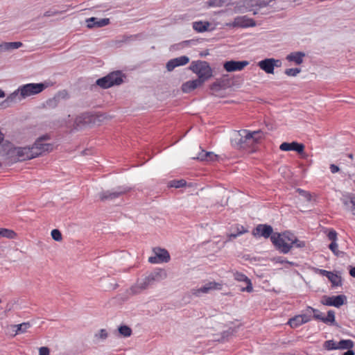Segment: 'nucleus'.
I'll list each match as a JSON object with an SVG mask.
<instances>
[{
  "label": "nucleus",
  "mask_w": 355,
  "mask_h": 355,
  "mask_svg": "<svg viewBox=\"0 0 355 355\" xmlns=\"http://www.w3.org/2000/svg\"><path fill=\"white\" fill-rule=\"evenodd\" d=\"M347 298L344 295H339L336 296H324L322 299V303L326 306H333L335 307H340L345 303Z\"/></svg>",
  "instance_id": "13"
},
{
  "label": "nucleus",
  "mask_w": 355,
  "mask_h": 355,
  "mask_svg": "<svg viewBox=\"0 0 355 355\" xmlns=\"http://www.w3.org/2000/svg\"><path fill=\"white\" fill-rule=\"evenodd\" d=\"M305 53L301 51H295L287 55L286 60L296 64H301L303 62Z\"/></svg>",
  "instance_id": "22"
},
{
  "label": "nucleus",
  "mask_w": 355,
  "mask_h": 355,
  "mask_svg": "<svg viewBox=\"0 0 355 355\" xmlns=\"http://www.w3.org/2000/svg\"><path fill=\"white\" fill-rule=\"evenodd\" d=\"M279 149L282 151L293 150L298 153H302L304 150V146L296 141L291 143L284 142L280 145Z\"/></svg>",
  "instance_id": "19"
},
{
  "label": "nucleus",
  "mask_w": 355,
  "mask_h": 355,
  "mask_svg": "<svg viewBox=\"0 0 355 355\" xmlns=\"http://www.w3.org/2000/svg\"><path fill=\"white\" fill-rule=\"evenodd\" d=\"M239 135L241 137V142H245V141L250 139H252L254 141L257 142L263 137V133L261 130L250 132L247 130H242L239 131Z\"/></svg>",
  "instance_id": "16"
},
{
  "label": "nucleus",
  "mask_w": 355,
  "mask_h": 355,
  "mask_svg": "<svg viewBox=\"0 0 355 355\" xmlns=\"http://www.w3.org/2000/svg\"><path fill=\"white\" fill-rule=\"evenodd\" d=\"M119 331L124 337H129V336H130V335L132 334L131 329L126 325L121 326L119 328Z\"/></svg>",
  "instance_id": "37"
},
{
  "label": "nucleus",
  "mask_w": 355,
  "mask_h": 355,
  "mask_svg": "<svg viewBox=\"0 0 355 355\" xmlns=\"http://www.w3.org/2000/svg\"><path fill=\"white\" fill-rule=\"evenodd\" d=\"M67 92L66 91L60 92L53 98L48 99L46 101V106L49 108L53 109L56 107L62 98H67Z\"/></svg>",
  "instance_id": "20"
},
{
  "label": "nucleus",
  "mask_w": 355,
  "mask_h": 355,
  "mask_svg": "<svg viewBox=\"0 0 355 355\" xmlns=\"http://www.w3.org/2000/svg\"><path fill=\"white\" fill-rule=\"evenodd\" d=\"M337 349H351L354 347V343L352 340H341L337 342Z\"/></svg>",
  "instance_id": "28"
},
{
  "label": "nucleus",
  "mask_w": 355,
  "mask_h": 355,
  "mask_svg": "<svg viewBox=\"0 0 355 355\" xmlns=\"http://www.w3.org/2000/svg\"><path fill=\"white\" fill-rule=\"evenodd\" d=\"M130 291L131 294L136 295L140 293L141 291H143V290L140 288L138 282H137L135 285L130 287Z\"/></svg>",
  "instance_id": "40"
},
{
  "label": "nucleus",
  "mask_w": 355,
  "mask_h": 355,
  "mask_svg": "<svg viewBox=\"0 0 355 355\" xmlns=\"http://www.w3.org/2000/svg\"><path fill=\"white\" fill-rule=\"evenodd\" d=\"M349 274L352 277H355V266L351 268Z\"/></svg>",
  "instance_id": "52"
},
{
  "label": "nucleus",
  "mask_w": 355,
  "mask_h": 355,
  "mask_svg": "<svg viewBox=\"0 0 355 355\" xmlns=\"http://www.w3.org/2000/svg\"><path fill=\"white\" fill-rule=\"evenodd\" d=\"M343 355H354V352L352 350L349 349L347 352H345Z\"/></svg>",
  "instance_id": "54"
},
{
  "label": "nucleus",
  "mask_w": 355,
  "mask_h": 355,
  "mask_svg": "<svg viewBox=\"0 0 355 355\" xmlns=\"http://www.w3.org/2000/svg\"><path fill=\"white\" fill-rule=\"evenodd\" d=\"M1 302H2V301H1V299H0V303H1Z\"/></svg>",
  "instance_id": "59"
},
{
  "label": "nucleus",
  "mask_w": 355,
  "mask_h": 355,
  "mask_svg": "<svg viewBox=\"0 0 355 355\" xmlns=\"http://www.w3.org/2000/svg\"><path fill=\"white\" fill-rule=\"evenodd\" d=\"M327 237L331 242H336L337 240L336 232L334 230H330L327 234Z\"/></svg>",
  "instance_id": "41"
},
{
  "label": "nucleus",
  "mask_w": 355,
  "mask_h": 355,
  "mask_svg": "<svg viewBox=\"0 0 355 355\" xmlns=\"http://www.w3.org/2000/svg\"><path fill=\"white\" fill-rule=\"evenodd\" d=\"M281 61L275 58H266L258 62V66L261 69L267 73H274L275 67H280Z\"/></svg>",
  "instance_id": "11"
},
{
  "label": "nucleus",
  "mask_w": 355,
  "mask_h": 355,
  "mask_svg": "<svg viewBox=\"0 0 355 355\" xmlns=\"http://www.w3.org/2000/svg\"><path fill=\"white\" fill-rule=\"evenodd\" d=\"M273 234L272 227L266 224L258 225L252 232L254 236H262L265 239L270 238Z\"/></svg>",
  "instance_id": "15"
},
{
  "label": "nucleus",
  "mask_w": 355,
  "mask_h": 355,
  "mask_svg": "<svg viewBox=\"0 0 355 355\" xmlns=\"http://www.w3.org/2000/svg\"><path fill=\"white\" fill-rule=\"evenodd\" d=\"M166 277V272L164 270H157L151 272L149 275L144 279L138 281L140 288L144 291L148 288L149 286L154 284L155 282H159Z\"/></svg>",
  "instance_id": "6"
},
{
  "label": "nucleus",
  "mask_w": 355,
  "mask_h": 355,
  "mask_svg": "<svg viewBox=\"0 0 355 355\" xmlns=\"http://www.w3.org/2000/svg\"><path fill=\"white\" fill-rule=\"evenodd\" d=\"M297 191H298L300 194H302V195H303V196H306V192L305 191H304V190L301 189H297Z\"/></svg>",
  "instance_id": "55"
},
{
  "label": "nucleus",
  "mask_w": 355,
  "mask_h": 355,
  "mask_svg": "<svg viewBox=\"0 0 355 355\" xmlns=\"http://www.w3.org/2000/svg\"><path fill=\"white\" fill-rule=\"evenodd\" d=\"M347 157H348L349 159H353V157H354L353 154H352V153L348 154V155H347Z\"/></svg>",
  "instance_id": "58"
},
{
  "label": "nucleus",
  "mask_w": 355,
  "mask_h": 355,
  "mask_svg": "<svg viewBox=\"0 0 355 355\" xmlns=\"http://www.w3.org/2000/svg\"><path fill=\"white\" fill-rule=\"evenodd\" d=\"M329 168L332 173H336L340 171L339 167L334 164H330Z\"/></svg>",
  "instance_id": "50"
},
{
  "label": "nucleus",
  "mask_w": 355,
  "mask_h": 355,
  "mask_svg": "<svg viewBox=\"0 0 355 355\" xmlns=\"http://www.w3.org/2000/svg\"><path fill=\"white\" fill-rule=\"evenodd\" d=\"M46 83H28L20 86L17 89L10 94L6 99V103L21 101L22 99L36 95L49 87Z\"/></svg>",
  "instance_id": "2"
},
{
  "label": "nucleus",
  "mask_w": 355,
  "mask_h": 355,
  "mask_svg": "<svg viewBox=\"0 0 355 355\" xmlns=\"http://www.w3.org/2000/svg\"><path fill=\"white\" fill-rule=\"evenodd\" d=\"M122 83L123 74L119 71L112 72L96 80V85L103 89H107L114 85H119Z\"/></svg>",
  "instance_id": "5"
},
{
  "label": "nucleus",
  "mask_w": 355,
  "mask_h": 355,
  "mask_svg": "<svg viewBox=\"0 0 355 355\" xmlns=\"http://www.w3.org/2000/svg\"><path fill=\"white\" fill-rule=\"evenodd\" d=\"M49 139V137L43 136L37 139L35 144L31 146L34 157H36L44 153L50 152L53 150L51 144L45 143L44 141Z\"/></svg>",
  "instance_id": "7"
},
{
  "label": "nucleus",
  "mask_w": 355,
  "mask_h": 355,
  "mask_svg": "<svg viewBox=\"0 0 355 355\" xmlns=\"http://www.w3.org/2000/svg\"><path fill=\"white\" fill-rule=\"evenodd\" d=\"M218 0H209L208 5L210 7H221V3H218Z\"/></svg>",
  "instance_id": "45"
},
{
  "label": "nucleus",
  "mask_w": 355,
  "mask_h": 355,
  "mask_svg": "<svg viewBox=\"0 0 355 355\" xmlns=\"http://www.w3.org/2000/svg\"><path fill=\"white\" fill-rule=\"evenodd\" d=\"M187 184V182L183 180H173L168 182V186L170 187H174V188H182L184 187Z\"/></svg>",
  "instance_id": "33"
},
{
  "label": "nucleus",
  "mask_w": 355,
  "mask_h": 355,
  "mask_svg": "<svg viewBox=\"0 0 355 355\" xmlns=\"http://www.w3.org/2000/svg\"><path fill=\"white\" fill-rule=\"evenodd\" d=\"M349 196H353L352 195H348L347 196H345L343 198H342V202L343 203V205L346 207H348L351 203H350V199H349Z\"/></svg>",
  "instance_id": "46"
},
{
  "label": "nucleus",
  "mask_w": 355,
  "mask_h": 355,
  "mask_svg": "<svg viewBox=\"0 0 355 355\" xmlns=\"http://www.w3.org/2000/svg\"><path fill=\"white\" fill-rule=\"evenodd\" d=\"M50 350L47 347H41L39 348V355H49Z\"/></svg>",
  "instance_id": "44"
},
{
  "label": "nucleus",
  "mask_w": 355,
  "mask_h": 355,
  "mask_svg": "<svg viewBox=\"0 0 355 355\" xmlns=\"http://www.w3.org/2000/svg\"><path fill=\"white\" fill-rule=\"evenodd\" d=\"M301 69L299 68H291L285 70V74L288 76H296L298 73H300Z\"/></svg>",
  "instance_id": "39"
},
{
  "label": "nucleus",
  "mask_w": 355,
  "mask_h": 355,
  "mask_svg": "<svg viewBox=\"0 0 355 355\" xmlns=\"http://www.w3.org/2000/svg\"><path fill=\"white\" fill-rule=\"evenodd\" d=\"M236 232L231 233L229 235L230 239H235L238 236H240L247 232V230H245V228L242 225H237L236 227Z\"/></svg>",
  "instance_id": "36"
},
{
  "label": "nucleus",
  "mask_w": 355,
  "mask_h": 355,
  "mask_svg": "<svg viewBox=\"0 0 355 355\" xmlns=\"http://www.w3.org/2000/svg\"><path fill=\"white\" fill-rule=\"evenodd\" d=\"M209 25L207 21H195L193 23V28L198 33H202L208 29Z\"/></svg>",
  "instance_id": "27"
},
{
  "label": "nucleus",
  "mask_w": 355,
  "mask_h": 355,
  "mask_svg": "<svg viewBox=\"0 0 355 355\" xmlns=\"http://www.w3.org/2000/svg\"><path fill=\"white\" fill-rule=\"evenodd\" d=\"M230 0H218V3H221V6H223L224 5L228 3Z\"/></svg>",
  "instance_id": "53"
},
{
  "label": "nucleus",
  "mask_w": 355,
  "mask_h": 355,
  "mask_svg": "<svg viewBox=\"0 0 355 355\" xmlns=\"http://www.w3.org/2000/svg\"><path fill=\"white\" fill-rule=\"evenodd\" d=\"M4 139V135L0 131V144L3 141Z\"/></svg>",
  "instance_id": "56"
},
{
  "label": "nucleus",
  "mask_w": 355,
  "mask_h": 355,
  "mask_svg": "<svg viewBox=\"0 0 355 355\" xmlns=\"http://www.w3.org/2000/svg\"><path fill=\"white\" fill-rule=\"evenodd\" d=\"M202 85V83L201 80L196 79L187 81L184 83L182 85V89L184 92L189 93Z\"/></svg>",
  "instance_id": "23"
},
{
  "label": "nucleus",
  "mask_w": 355,
  "mask_h": 355,
  "mask_svg": "<svg viewBox=\"0 0 355 355\" xmlns=\"http://www.w3.org/2000/svg\"><path fill=\"white\" fill-rule=\"evenodd\" d=\"M318 272L324 277H327L328 275H329L330 271L323 270V269H317Z\"/></svg>",
  "instance_id": "51"
},
{
  "label": "nucleus",
  "mask_w": 355,
  "mask_h": 355,
  "mask_svg": "<svg viewBox=\"0 0 355 355\" xmlns=\"http://www.w3.org/2000/svg\"><path fill=\"white\" fill-rule=\"evenodd\" d=\"M129 189L126 187H118L112 191H103L99 196L101 200H112L126 193Z\"/></svg>",
  "instance_id": "12"
},
{
  "label": "nucleus",
  "mask_w": 355,
  "mask_h": 355,
  "mask_svg": "<svg viewBox=\"0 0 355 355\" xmlns=\"http://www.w3.org/2000/svg\"><path fill=\"white\" fill-rule=\"evenodd\" d=\"M196 158L200 161L214 162L218 159V155L213 152H206L201 150Z\"/></svg>",
  "instance_id": "25"
},
{
  "label": "nucleus",
  "mask_w": 355,
  "mask_h": 355,
  "mask_svg": "<svg viewBox=\"0 0 355 355\" xmlns=\"http://www.w3.org/2000/svg\"><path fill=\"white\" fill-rule=\"evenodd\" d=\"M313 317L317 320H319L322 322L324 316H322V313L319 311L318 312H314L313 313Z\"/></svg>",
  "instance_id": "47"
},
{
  "label": "nucleus",
  "mask_w": 355,
  "mask_h": 355,
  "mask_svg": "<svg viewBox=\"0 0 355 355\" xmlns=\"http://www.w3.org/2000/svg\"><path fill=\"white\" fill-rule=\"evenodd\" d=\"M226 26L230 28H246L249 27H254L256 26L255 21L246 15L238 16L235 17L233 21L227 23Z\"/></svg>",
  "instance_id": "8"
},
{
  "label": "nucleus",
  "mask_w": 355,
  "mask_h": 355,
  "mask_svg": "<svg viewBox=\"0 0 355 355\" xmlns=\"http://www.w3.org/2000/svg\"><path fill=\"white\" fill-rule=\"evenodd\" d=\"M189 69L198 75V79L201 80L202 83L212 76V69L206 61H193Z\"/></svg>",
  "instance_id": "3"
},
{
  "label": "nucleus",
  "mask_w": 355,
  "mask_h": 355,
  "mask_svg": "<svg viewBox=\"0 0 355 355\" xmlns=\"http://www.w3.org/2000/svg\"><path fill=\"white\" fill-rule=\"evenodd\" d=\"M288 324L292 327V328H296L300 327V325L303 324V321L301 320L300 318L298 315L291 318L289 319Z\"/></svg>",
  "instance_id": "32"
},
{
  "label": "nucleus",
  "mask_w": 355,
  "mask_h": 355,
  "mask_svg": "<svg viewBox=\"0 0 355 355\" xmlns=\"http://www.w3.org/2000/svg\"><path fill=\"white\" fill-rule=\"evenodd\" d=\"M13 327L16 329L15 334H18L26 332L31 327V324L29 322H23L19 324L13 325Z\"/></svg>",
  "instance_id": "30"
},
{
  "label": "nucleus",
  "mask_w": 355,
  "mask_h": 355,
  "mask_svg": "<svg viewBox=\"0 0 355 355\" xmlns=\"http://www.w3.org/2000/svg\"><path fill=\"white\" fill-rule=\"evenodd\" d=\"M51 236L55 241H61L62 240V236L60 231L58 229H54L51 231Z\"/></svg>",
  "instance_id": "38"
},
{
  "label": "nucleus",
  "mask_w": 355,
  "mask_h": 355,
  "mask_svg": "<svg viewBox=\"0 0 355 355\" xmlns=\"http://www.w3.org/2000/svg\"><path fill=\"white\" fill-rule=\"evenodd\" d=\"M350 203L352 206V211L354 215H355V196H349Z\"/></svg>",
  "instance_id": "49"
},
{
  "label": "nucleus",
  "mask_w": 355,
  "mask_h": 355,
  "mask_svg": "<svg viewBox=\"0 0 355 355\" xmlns=\"http://www.w3.org/2000/svg\"><path fill=\"white\" fill-rule=\"evenodd\" d=\"M323 347L328 351L336 350L338 347L337 342L334 340H327L324 343Z\"/></svg>",
  "instance_id": "34"
},
{
  "label": "nucleus",
  "mask_w": 355,
  "mask_h": 355,
  "mask_svg": "<svg viewBox=\"0 0 355 355\" xmlns=\"http://www.w3.org/2000/svg\"><path fill=\"white\" fill-rule=\"evenodd\" d=\"M248 64L249 62L247 60H230L225 62L223 64V67L227 72H232L241 71Z\"/></svg>",
  "instance_id": "14"
},
{
  "label": "nucleus",
  "mask_w": 355,
  "mask_h": 355,
  "mask_svg": "<svg viewBox=\"0 0 355 355\" xmlns=\"http://www.w3.org/2000/svg\"><path fill=\"white\" fill-rule=\"evenodd\" d=\"M87 26L89 28L94 27H103L109 24L110 19L108 18L99 19L97 17H91L86 20Z\"/></svg>",
  "instance_id": "21"
},
{
  "label": "nucleus",
  "mask_w": 355,
  "mask_h": 355,
  "mask_svg": "<svg viewBox=\"0 0 355 355\" xmlns=\"http://www.w3.org/2000/svg\"><path fill=\"white\" fill-rule=\"evenodd\" d=\"M11 162H22L35 158L31 147H13L7 153Z\"/></svg>",
  "instance_id": "4"
},
{
  "label": "nucleus",
  "mask_w": 355,
  "mask_h": 355,
  "mask_svg": "<svg viewBox=\"0 0 355 355\" xmlns=\"http://www.w3.org/2000/svg\"><path fill=\"white\" fill-rule=\"evenodd\" d=\"M329 249L334 252V254L338 255L339 253L338 245L336 242H331L329 245Z\"/></svg>",
  "instance_id": "42"
},
{
  "label": "nucleus",
  "mask_w": 355,
  "mask_h": 355,
  "mask_svg": "<svg viewBox=\"0 0 355 355\" xmlns=\"http://www.w3.org/2000/svg\"><path fill=\"white\" fill-rule=\"evenodd\" d=\"M58 13H59V12H58V11L48 10L44 13L43 16L44 17H51V16H55V15H58Z\"/></svg>",
  "instance_id": "48"
},
{
  "label": "nucleus",
  "mask_w": 355,
  "mask_h": 355,
  "mask_svg": "<svg viewBox=\"0 0 355 355\" xmlns=\"http://www.w3.org/2000/svg\"><path fill=\"white\" fill-rule=\"evenodd\" d=\"M189 62V58L186 55H182L168 61L166 67L168 71H173L175 67L184 66Z\"/></svg>",
  "instance_id": "18"
},
{
  "label": "nucleus",
  "mask_w": 355,
  "mask_h": 355,
  "mask_svg": "<svg viewBox=\"0 0 355 355\" xmlns=\"http://www.w3.org/2000/svg\"><path fill=\"white\" fill-rule=\"evenodd\" d=\"M327 277L331 282L333 286H338L341 285V277L337 274L330 272L329 275H328Z\"/></svg>",
  "instance_id": "29"
},
{
  "label": "nucleus",
  "mask_w": 355,
  "mask_h": 355,
  "mask_svg": "<svg viewBox=\"0 0 355 355\" xmlns=\"http://www.w3.org/2000/svg\"><path fill=\"white\" fill-rule=\"evenodd\" d=\"M16 233L14 231L6 228H0V237L14 239Z\"/></svg>",
  "instance_id": "31"
},
{
  "label": "nucleus",
  "mask_w": 355,
  "mask_h": 355,
  "mask_svg": "<svg viewBox=\"0 0 355 355\" xmlns=\"http://www.w3.org/2000/svg\"><path fill=\"white\" fill-rule=\"evenodd\" d=\"M270 240L275 248L284 254H287L293 245H295L297 248L305 246L304 241H298L296 236L289 232L283 234L275 232L271 236Z\"/></svg>",
  "instance_id": "1"
},
{
  "label": "nucleus",
  "mask_w": 355,
  "mask_h": 355,
  "mask_svg": "<svg viewBox=\"0 0 355 355\" xmlns=\"http://www.w3.org/2000/svg\"><path fill=\"white\" fill-rule=\"evenodd\" d=\"M20 42H3L0 44V51L4 52L11 49H17L22 46Z\"/></svg>",
  "instance_id": "26"
},
{
  "label": "nucleus",
  "mask_w": 355,
  "mask_h": 355,
  "mask_svg": "<svg viewBox=\"0 0 355 355\" xmlns=\"http://www.w3.org/2000/svg\"><path fill=\"white\" fill-rule=\"evenodd\" d=\"M222 284L215 282H209L206 283L200 288H193L191 293L196 297H200L203 294L209 293L211 291L221 290Z\"/></svg>",
  "instance_id": "9"
},
{
  "label": "nucleus",
  "mask_w": 355,
  "mask_h": 355,
  "mask_svg": "<svg viewBox=\"0 0 355 355\" xmlns=\"http://www.w3.org/2000/svg\"><path fill=\"white\" fill-rule=\"evenodd\" d=\"M233 277L234 279L237 282H243L246 283V287L241 288V291H245L248 293H251L253 291L252 282L245 274L240 272L239 271H234L233 272Z\"/></svg>",
  "instance_id": "17"
},
{
  "label": "nucleus",
  "mask_w": 355,
  "mask_h": 355,
  "mask_svg": "<svg viewBox=\"0 0 355 355\" xmlns=\"http://www.w3.org/2000/svg\"><path fill=\"white\" fill-rule=\"evenodd\" d=\"M96 337L100 339L105 340L107 338V333L105 329H101L98 334H96Z\"/></svg>",
  "instance_id": "43"
},
{
  "label": "nucleus",
  "mask_w": 355,
  "mask_h": 355,
  "mask_svg": "<svg viewBox=\"0 0 355 355\" xmlns=\"http://www.w3.org/2000/svg\"><path fill=\"white\" fill-rule=\"evenodd\" d=\"M153 251L155 256L148 258V261L150 263H167L169 261L170 254L166 250L161 248H155Z\"/></svg>",
  "instance_id": "10"
},
{
  "label": "nucleus",
  "mask_w": 355,
  "mask_h": 355,
  "mask_svg": "<svg viewBox=\"0 0 355 355\" xmlns=\"http://www.w3.org/2000/svg\"><path fill=\"white\" fill-rule=\"evenodd\" d=\"M314 312H318V310L312 308L311 306H307L306 309L303 311L300 314H299V317L301 320L303 321V323H307L311 321L313 318V313Z\"/></svg>",
  "instance_id": "24"
},
{
  "label": "nucleus",
  "mask_w": 355,
  "mask_h": 355,
  "mask_svg": "<svg viewBox=\"0 0 355 355\" xmlns=\"http://www.w3.org/2000/svg\"><path fill=\"white\" fill-rule=\"evenodd\" d=\"M5 96V93L3 90L0 89V98H3Z\"/></svg>",
  "instance_id": "57"
},
{
  "label": "nucleus",
  "mask_w": 355,
  "mask_h": 355,
  "mask_svg": "<svg viewBox=\"0 0 355 355\" xmlns=\"http://www.w3.org/2000/svg\"><path fill=\"white\" fill-rule=\"evenodd\" d=\"M335 321V313L330 310L327 312V315L323 318L322 322L326 324H333Z\"/></svg>",
  "instance_id": "35"
}]
</instances>
